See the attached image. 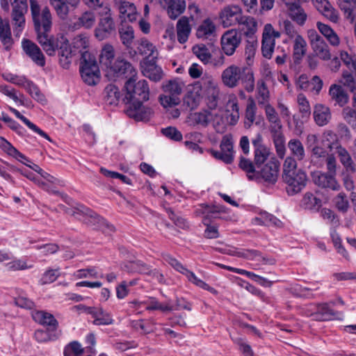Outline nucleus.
<instances>
[{
    "mask_svg": "<svg viewBox=\"0 0 356 356\" xmlns=\"http://www.w3.org/2000/svg\"><path fill=\"white\" fill-rule=\"evenodd\" d=\"M209 100V107L214 108L217 106V100L219 95V88L215 79L207 74L203 75L199 81Z\"/></svg>",
    "mask_w": 356,
    "mask_h": 356,
    "instance_id": "obj_10",
    "label": "nucleus"
},
{
    "mask_svg": "<svg viewBox=\"0 0 356 356\" xmlns=\"http://www.w3.org/2000/svg\"><path fill=\"white\" fill-rule=\"evenodd\" d=\"M104 99L107 104L111 105L118 104L120 97V92L116 86L108 85L104 89Z\"/></svg>",
    "mask_w": 356,
    "mask_h": 356,
    "instance_id": "obj_47",
    "label": "nucleus"
},
{
    "mask_svg": "<svg viewBox=\"0 0 356 356\" xmlns=\"http://www.w3.org/2000/svg\"><path fill=\"white\" fill-rule=\"evenodd\" d=\"M184 83L179 79L168 80L162 86L164 94L159 97V102L164 108H172L181 102L180 95L182 93Z\"/></svg>",
    "mask_w": 356,
    "mask_h": 356,
    "instance_id": "obj_3",
    "label": "nucleus"
},
{
    "mask_svg": "<svg viewBox=\"0 0 356 356\" xmlns=\"http://www.w3.org/2000/svg\"><path fill=\"white\" fill-rule=\"evenodd\" d=\"M238 24L242 26L244 34L249 38H251L257 31V21L250 16L242 15Z\"/></svg>",
    "mask_w": 356,
    "mask_h": 356,
    "instance_id": "obj_39",
    "label": "nucleus"
},
{
    "mask_svg": "<svg viewBox=\"0 0 356 356\" xmlns=\"http://www.w3.org/2000/svg\"><path fill=\"white\" fill-rule=\"evenodd\" d=\"M306 51L307 42L305 40L301 35L296 36L293 44V58L295 61L298 62L301 60L306 54Z\"/></svg>",
    "mask_w": 356,
    "mask_h": 356,
    "instance_id": "obj_44",
    "label": "nucleus"
},
{
    "mask_svg": "<svg viewBox=\"0 0 356 356\" xmlns=\"http://www.w3.org/2000/svg\"><path fill=\"white\" fill-rule=\"evenodd\" d=\"M114 56V49L113 46L108 44H105L99 55V61L108 68L113 63Z\"/></svg>",
    "mask_w": 356,
    "mask_h": 356,
    "instance_id": "obj_48",
    "label": "nucleus"
},
{
    "mask_svg": "<svg viewBox=\"0 0 356 356\" xmlns=\"http://www.w3.org/2000/svg\"><path fill=\"white\" fill-rule=\"evenodd\" d=\"M114 4L123 20L133 22L137 19L139 13L134 3L126 0H114Z\"/></svg>",
    "mask_w": 356,
    "mask_h": 356,
    "instance_id": "obj_18",
    "label": "nucleus"
},
{
    "mask_svg": "<svg viewBox=\"0 0 356 356\" xmlns=\"http://www.w3.org/2000/svg\"><path fill=\"white\" fill-rule=\"evenodd\" d=\"M243 15L242 8L234 4L224 6L219 13V19L224 28L236 26Z\"/></svg>",
    "mask_w": 356,
    "mask_h": 356,
    "instance_id": "obj_8",
    "label": "nucleus"
},
{
    "mask_svg": "<svg viewBox=\"0 0 356 356\" xmlns=\"http://www.w3.org/2000/svg\"><path fill=\"white\" fill-rule=\"evenodd\" d=\"M97 14L99 19L98 25L95 29V36L99 40H104L115 31V22L110 7L108 8L104 7L102 12H97Z\"/></svg>",
    "mask_w": 356,
    "mask_h": 356,
    "instance_id": "obj_6",
    "label": "nucleus"
},
{
    "mask_svg": "<svg viewBox=\"0 0 356 356\" xmlns=\"http://www.w3.org/2000/svg\"><path fill=\"white\" fill-rule=\"evenodd\" d=\"M328 94L331 99L340 106H344L349 102V96L341 85L332 84Z\"/></svg>",
    "mask_w": 356,
    "mask_h": 356,
    "instance_id": "obj_32",
    "label": "nucleus"
},
{
    "mask_svg": "<svg viewBox=\"0 0 356 356\" xmlns=\"http://www.w3.org/2000/svg\"><path fill=\"white\" fill-rule=\"evenodd\" d=\"M309 39L314 52L319 58L323 60H328L331 58L328 45L316 31L312 30L309 32Z\"/></svg>",
    "mask_w": 356,
    "mask_h": 356,
    "instance_id": "obj_12",
    "label": "nucleus"
},
{
    "mask_svg": "<svg viewBox=\"0 0 356 356\" xmlns=\"http://www.w3.org/2000/svg\"><path fill=\"white\" fill-rule=\"evenodd\" d=\"M108 68L117 76L124 75L128 79L136 76L137 74L131 64L123 59H117Z\"/></svg>",
    "mask_w": 356,
    "mask_h": 356,
    "instance_id": "obj_24",
    "label": "nucleus"
},
{
    "mask_svg": "<svg viewBox=\"0 0 356 356\" xmlns=\"http://www.w3.org/2000/svg\"><path fill=\"white\" fill-rule=\"evenodd\" d=\"M216 33V26L210 19H204L198 26L196 31V36L199 39L206 40L215 37Z\"/></svg>",
    "mask_w": 356,
    "mask_h": 356,
    "instance_id": "obj_31",
    "label": "nucleus"
},
{
    "mask_svg": "<svg viewBox=\"0 0 356 356\" xmlns=\"http://www.w3.org/2000/svg\"><path fill=\"white\" fill-rule=\"evenodd\" d=\"M83 353L81 344L77 341H72L64 350L65 356H80Z\"/></svg>",
    "mask_w": 356,
    "mask_h": 356,
    "instance_id": "obj_63",
    "label": "nucleus"
},
{
    "mask_svg": "<svg viewBox=\"0 0 356 356\" xmlns=\"http://www.w3.org/2000/svg\"><path fill=\"white\" fill-rule=\"evenodd\" d=\"M72 44L82 54L83 52L88 51L86 49L90 44L89 37L85 33L79 34L73 38Z\"/></svg>",
    "mask_w": 356,
    "mask_h": 356,
    "instance_id": "obj_52",
    "label": "nucleus"
},
{
    "mask_svg": "<svg viewBox=\"0 0 356 356\" xmlns=\"http://www.w3.org/2000/svg\"><path fill=\"white\" fill-rule=\"evenodd\" d=\"M238 255L248 259L255 260L257 261H262L264 264H275V260L273 259H268L262 257L261 254L257 250H247L243 252H239Z\"/></svg>",
    "mask_w": 356,
    "mask_h": 356,
    "instance_id": "obj_54",
    "label": "nucleus"
},
{
    "mask_svg": "<svg viewBox=\"0 0 356 356\" xmlns=\"http://www.w3.org/2000/svg\"><path fill=\"white\" fill-rule=\"evenodd\" d=\"M270 134L277 156L280 158L283 159L286 152L285 137L283 134V131L271 133Z\"/></svg>",
    "mask_w": 356,
    "mask_h": 356,
    "instance_id": "obj_43",
    "label": "nucleus"
},
{
    "mask_svg": "<svg viewBox=\"0 0 356 356\" xmlns=\"http://www.w3.org/2000/svg\"><path fill=\"white\" fill-rule=\"evenodd\" d=\"M192 51L204 64L206 65L210 62L211 54L206 45L196 44L193 47Z\"/></svg>",
    "mask_w": 356,
    "mask_h": 356,
    "instance_id": "obj_50",
    "label": "nucleus"
},
{
    "mask_svg": "<svg viewBox=\"0 0 356 356\" xmlns=\"http://www.w3.org/2000/svg\"><path fill=\"white\" fill-rule=\"evenodd\" d=\"M221 79L224 85L230 88L236 87L241 81L244 83L248 92H252L254 88L253 73L246 67L231 65L222 71Z\"/></svg>",
    "mask_w": 356,
    "mask_h": 356,
    "instance_id": "obj_2",
    "label": "nucleus"
},
{
    "mask_svg": "<svg viewBox=\"0 0 356 356\" xmlns=\"http://www.w3.org/2000/svg\"><path fill=\"white\" fill-rule=\"evenodd\" d=\"M288 148L291 156L296 158L298 161H302L305 157V149L302 142L297 138L291 139L288 143Z\"/></svg>",
    "mask_w": 356,
    "mask_h": 356,
    "instance_id": "obj_38",
    "label": "nucleus"
},
{
    "mask_svg": "<svg viewBox=\"0 0 356 356\" xmlns=\"http://www.w3.org/2000/svg\"><path fill=\"white\" fill-rule=\"evenodd\" d=\"M307 316L312 317L313 320L321 321L341 319L343 314L333 311L328 307L327 304L323 303L317 307L316 312L309 314H307Z\"/></svg>",
    "mask_w": 356,
    "mask_h": 356,
    "instance_id": "obj_21",
    "label": "nucleus"
},
{
    "mask_svg": "<svg viewBox=\"0 0 356 356\" xmlns=\"http://www.w3.org/2000/svg\"><path fill=\"white\" fill-rule=\"evenodd\" d=\"M38 41L43 50L49 56H54L58 51L59 63L62 67L67 69L72 63V54L68 39L63 35L55 38H49V33L52 26V15L47 7H44L41 14L33 18Z\"/></svg>",
    "mask_w": 356,
    "mask_h": 356,
    "instance_id": "obj_1",
    "label": "nucleus"
},
{
    "mask_svg": "<svg viewBox=\"0 0 356 356\" xmlns=\"http://www.w3.org/2000/svg\"><path fill=\"white\" fill-rule=\"evenodd\" d=\"M49 3L56 16L61 20H66L71 10L79 6L80 0H49Z\"/></svg>",
    "mask_w": 356,
    "mask_h": 356,
    "instance_id": "obj_14",
    "label": "nucleus"
},
{
    "mask_svg": "<svg viewBox=\"0 0 356 356\" xmlns=\"http://www.w3.org/2000/svg\"><path fill=\"white\" fill-rule=\"evenodd\" d=\"M114 320L111 314L102 307H99L96 316L93 321V324L96 325H112Z\"/></svg>",
    "mask_w": 356,
    "mask_h": 356,
    "instance_id": "obj_53",
    "label": "nucleus"
},
{
    "mask_svg": "<svg viewBox=\"0 0 356 356\" xmlns=\"http://www.w3.org/2000/svg\"><path fill=\"white\" fill-rule=\"evenodd\" d=\"M160 4L166 10L171 19H177L186 9L185 0H159Z\"/></svg>",
    "mask_w": 356,
    "mask_h": 356,
    "instance_id": "obj_23",
    "label": "nucleus"
},
{
    "mask_svg": "<svg viewBox=\"0 0 356 356\" xmlns=\"http://www.w3.org/2000/svg\"><path fill=\"white\" fill-rule=\"evenodd\" d=\"M266 120L269 123L270 133H275L283 131V126L275 108L270 104H265L263 107Z\"/></svg>",
    "mask_w": 356,
    "mask_h": 356,
    "instance_id": "obj_26",
    "label": "nucleus"
},
{
    "mask_svg": "<svg viewBox=\"0 0 356 356\" xmlns=\"http://www.w3.org/2000/svg\"><path fill=\"white\" fill-rule=\"evenodd\" d=\"M97 22L95 13L92 10H88L83 12L77 18L73 25L74 29L83 28L84 29H91L95 26Z\"/></svg>",
    "mask_w": 356,
    "mask_h": 356,
    "instance_id": "obj_29",
    "label": "nucleus"
},
{
    "mask_svg": "<svg viewBox=\"0 0 356 356\" xmlns=\"http://www.w3.org/2000/svg\"><path fill=\"white\" fill-rule=\"evenodd\" d=\"M280 36V32L275 31L271 24H266L264 26L262 33L261 51L265 58L269 59L272 57L275 46V40Z\"/></svg>",
    "mask_w": 356,
    "mask_h": 356,
    "instance_id": "obj_7",
    "label": "nucleus"
},
{
    "mask_svg": "<svg viewBox=\"0 0 356 356\" xmlns=\"http://www.w3.org/2000/svg\"><path fill=\"white\" fill-rule=\"evenodd\" d=\"M316 26L321 33L324 35L332 46L338 47L339 45V37L330 26L318 22L316 24Z\"/></svg>",
    "mask_w": 356,
    "mask_h": 356,
    "instance_id": "obj_36",
    "label": "nucleus"
},
{
    "mask_svg": "<svg viewBox=\"0 0 356 356\" xmlns=\"http://www.w3.org/2000/svg\"><path fill=\"white\" fill-rule=\"evenodd\" d=\"M239 166L247 172L249 179H257V170H255L256 165L251 161L242 157Z\"/></svg>",
    "mask_w": 356,
    "mask_h": 356,
    "instance_id": "obj_62",
    "label": "nucleus"
},
{
    "mask_svg": "<svg viewBox=\"0 0 356 356\" xmlns=\"http://www.w3.org/2000/svg\"><path fill=\"white\" fill-rule=\"evenodd\" d=\"M279 163L275 161H268L260 170L257 171V179L261 177L269 184H275L278 178Z\"/></svg>",
    "mask_w": 356,
    "mask_h": 356,
    "instance_id": "obj_20",
    "label": "nucleus"
},
{
    "mask_svg": "<svg viewBox=\"0 0 356 356\" xmlns=\"http://www.w3.org/2000/svg\"><path fill=\"white\" fill-rule=\"evenodd\" d=\"M282 178L288 186L287 192L291 195L300 192L307 182V176L305 172L301 169L293 173L282 175Z\"/></svg>",
    "mask_w": 356,
    "mask_h": 356,
    "instance_id": "obj_9",
    "label": "nucleus"
},
{
    "mask_svg": "<svg viewBox=\"0 0 356 356\" xmlns=\"http://www.w3.org/2000/svg\"><path fill=\"white\" fill-rule=\"evenodd\" d=\"M25 13L21 12H12L11 13L12 21L15 26L14 31L17 36H19L25 26Z\"/></svg>",
    "mask_w": 356,
    "mask_h": 356,
    "instance_id": "obj_57",
    "label": "nucleus"
},
{
    "mask_svg": "<svg viewBox=\"0 0 356 356\" xmlns=\"http://www.w3.org/2000/svg\"><path fill=\"white\" fill-rule=\"evenodd\" d=\"M313 118L318 127H324L329 124L332 119L330 108L323 104H316L314 106Z\"/></svg>",
    "mask_w": 356,
    "mask_h": 356,
    "instance_id": "obj_25",
    "label": "nucleus"
},
{
    "mask_svg": "<svg viewBox=\"0 0 356 356\" xmlns=\"http://www.w3.org/2000/svg\"><path fill=\"white\" fill-rule=\"evenodd\" d=\"M220 151L211 149V154L225 163H231L234 159L233 141L231 135H225L220 145Z\"/></svg>",
    "mask_w": 356,
    "mask_h": 356,
    "instance_id": "obj_11",
    "label": "nucleus"
},
{
    "mask_svg": "<svg viewBox=\"0 0 356 356\" xmlns=\"http://www.w3.org/2000/svg\"><path fill=\"white\" fill-rule=\"evenodd\" d=\"M80 73L83 81L89 86H95L100 80V71L95 57L88 51L82 53Z\"/></svg>",
    "mask_w": 356,
    "mask_h": 356,
    "instance_id": "obj_4",
    "label": "nucleus"
},
{
    "mask_svg": "<svg viewBox=\"0 0 356 356\" xmlns=\"http://www.w3.org/2000/svg\"><path fill=\"white\" fill-rule=\"evenodd\" d=\"M142 72L145 76L155 82L160 81L162 78L161 68L154 64L146 65Z\"/></svg>",
    "mask_w": 356,
    "mask_h": 356,
    "instance_id": "obj_46",
    "label": "nucleus"
},
{
    "mask_svg": "<svg viewBox=\"0 0 356 356\" xmlns=\"http://www.w3.org/2000/svg\"><path fill=\"white\" fill-rule=\"evenodd\" d=\"M241 41V36L236 29L228 30L221 37L222 49L226 55L232 56L234 54Z\"/></svg>",
    "mask_w": 356,
    "mask_h": 356,
    "instance_id": "obj_15",
    "label": "nucleus"
},
{
    "mask_svg": "<svg viewBox=\"0 0 356 356\" xmlns=\"http://www.w3.org/2000/svg\"><path fill=\"white\" fill-rule=\"evenodd\" d=\"M22 47L26 54L38 66L45 65V58L38 46L28 39H24Z\"/></svg>",
    "mask_w": 356,
    "mask_h": 356,
    "instance_id": "obj_19",
    "label": "nucleus"
},
{
    "mask_svg": "<svg viewBox=\"0 0 356 356\" xmlns=\"http://www.w3.org/2000/svg\"><path fill=\"white\" fill-rule=\"evenodd\" d=\"M299 112L302 118H309L311 115V106L309 102L304 94H299L297 97Z\"/></svg>",
    "mask_w": 356,
    "mask_h": 356,
    "instance_id": "obj_60",
    "label": "nucleus"
},
{
    "mask_svg": "<svg viewBox=\"0 0 356 356\" xmlns=\"http://www.w3.org/2000/svg\"><path fill=\"white\" fill-rule=\"evenodd\" d=\"M201 85L200 82H196L193 84L189 88L187 94L184 98V103L190 108L193 110L196 108L201 101Z\"/></svg>",
    "mask_w": 356,
    "mask_h": 356,
    "instance_id": "obj_30",
    "label": "nucleus"
},
{
    "mask_svg": "<svg viewBox=\"0 0 356 356\" xmlns=\"http://www.w3.org/2000/svg\"><path fill=\"white\" fill-rule=\"evenodd\" d=\"M263 138L260 134H257L252 140L254 151V165L259 168L268 159L270 149L262 143Z\"/></svg>",
    "mask_w": 356,
    "mask_h": 356,
    "instance_id": "obj_17",
    "label": "nucleus"
},
{
    "mask_svg": "<svg viewBox=\"0 0 356 356\" xmlns=\"http://www.w3.org/2000/svg\"><path fill=\"white\" fill-rule=\"evenodd\" d=\"M50 332L49 330H38L34 333V337L38 342L44 343L50 341H55L59 338L61 331H54Z\"/></svg>",
    "mask_w": 356,
    "mask_h": 356,
    "instance_id": "obj_45",
    "label": "nucleus"
},
{
    "mask_svg": "<svg viewBox=\"0 0 356 356\" xmlns=\"http://www.w3.org/2000/svg\"><path fill=\"white\" fill-rule=\"evenodd\" d=\"M0 40L6 50L10 49L13 45L11 31L8 20L3 19L0 17Z\"/></svg>",
    "mask_w": 356,
    "mask_h": 356,
    "instance_id": "obj_35",
    "label": "nucleus"
},
{
    "mask_svg": "<svg viewBox=\"0 0 356 356\" xmlns=\"http://www.w3.org/2000/svg\"><path fill=\"white\" fill-rule=\"evenodd\" d=\"M312 180L321 188H328L333 191H339L340 188L339 184L334 178V174L315 172L312 174Z\"/></svg>",
    "mask_w": 356,
    "mask_h": 356,
    "instance_id": "obj_22",
    "label": "nucleus"
},
{
    "mask_svg": "<svg viewBox=\"0 0 356 356\" xmlns=\"http://www.w3.org/2000/svg\"><path fill=\"white\" fill-rule=\"evenodd\" d=\"M302 202L305 208L310 210H318L321 206V200L311 193L305 194Z\"/></svg>",
    "mask_w": 356,
    "mask_h": 356,
    "instance_id": "obj_61",
    "label": "nucleus"
},
{
    "mask_svg": "<svg viewBox=\"0 0 356 356\" xmlns=\"http://www.w3.org/2000/svg\"><path fill=\"white\" fill-rule=\"evenodd\" d=\"M8 109L13 113L15 115L21 120L30 129H31L35 133H37L40 136L44 138L45 139L48 140L49 141H51L49 136L42 129H40L39 127H38L35 124H34L33 122H31L29 120H28L26 118H25L24 115H21V113L15 108L9 106Z\"/></svg>",
    "mask_w": 356,
    "mask_h": 356,
    "instance_id": "obj_41",
    "label": "nucleus"
},
{
    "mask_svg": "<svg viewBox=\"0 0 356 356\" xmlns=\"http://www.w3.org/2000/svg\"><path fill=\"white\" fill-rule=\"evenodd\" d=\"M176 31L178 42L181 44L185 43L191 32V26L188 17L183 16L177 21Z\"/></svg>",
    "mask_w": 356,
    "mask_h": 356,
    "instance_id": "obj_33",
    "label": "nucleus"
},
{
    "mask_svg": "<svg viewBox=\"0 0 356 356\" xmlns=\"http://www.w3.org/2000/svg\"><path fill=\"white\" fill-rule=\"evenodd\" d=\"M126 267L130 272L138 273L144 275H148L152 268L140 260L130 261Z\"/></svg>",
    "mask_w": 356,
    "mask_h": 356,
    "instance_id": "obj_58",
    "label": "nucleus"
},
{
    "mask_svg": "<svg viewBox=\"0 0 356 356\" xmlns=\"http://www.w3.org/2000/svg\"><path fill=\"white\" fill-rule=\"evenodd\" d=\"M188 279L189 282L196 285L197 286L203 289L204 290L209 291L213 294L217 293V291L204 282L203 280L199 279L193 272L186 269L184 274Z\"/></svg>",
    "mask_w": 356,
    "mask_h": 356,
    "instance_id": "obj_49",
    "label": "nucleus"
},
{
    "mask_svg": "<svg viewBox=\"0 0 356 356\" xmlns=\"http://www.w3.org/2000/svg\"><path fill=\"white\" fill-rule=\"evenodd\" d=\"M146 309L148 311L159 310L162 312H171L174 309L173 306L169 302H160L155 298H151L146 307Z\"/></svg>",
    "mask_w": 356,
    "mask_h": 356,
    "instance_id": "obj_51",
    "label": "nucleus"
},
{
    "mask_svg": "<svg viewBox=\"0 0 356 356\" xmlns=\"http://www.w3.org/2000/svg\"><path fill=\"white\" fill-rule=\"evenodd\" d=\"M257 110L254 101L250 99L245 111L244 127L245 129H250L254 123L257 125L260 124V118L256 115Z\"/></svg>",
    "mask_w": 356,
    "mask_h": 356,
    "instance_id": "obj_34",
    "label": "nucleus"
},
{
    "mask_svg": "<svg viewBox=\"0 0 356 356\" xmlns=\"http://www.w3.org/2000/svg\"><path fill=\"white\" fill-rule=\"evenodd\" d=\"M126 99L130 102L147 101L149 99V88L146 80L136 81L135 76L129 78L125 83Z\"/></svg>",
    "mask_w": 356,
    "mask_h": 356,
    "instance_id": "obj_5",
    "label": "nucleus"
},
{
    "mask_svg": "<svg viewBox=\"0 0 356 356\" xmlns=\"http://www.w3.org/2000/svg\"><path fill=\"white\" fill-rule=\"evenodd\" d=\"M188 122L193 126H207L209 122V116L207 112H196L191 113L188 116Z\"/></svg>",
    "mask_w": 356,
    "mask_h": 356,
    "instance_id": "obj_59",
    "label": "nucleus"
},
{
    "mask_svg": "<svg viewBox=\"0 0 356 356\" xmlns=\"http://www.w3.org/2000/svg\"><path fill=\"white\" fill-rule=\"evenodd\" d=\"M286 8L289 15L293 21L300 26L305 24L307 15L298 3V1H295L293 3H286Z\"/></svg>",
    "mask_w": 356,
    "mask_h": 356,
    "instance_id": "obj_28",
    "label": "nucleus"
},
{
    "mask_svg": "<svg viewBox=\"0 0 356 356\" xmlns=\"http://www.w3.org/2000/svg\"><path fill=\"white\" fill-rule=\"evenodd\" d=\"M137 49L140 54L151 58L152 60L156 59L158 56L156 47L147 39H141Z\"/></svg>",
    "mask_w": 356,
    "mask_h": 356,
    "instance_id": "obj_37",
    "label": "nucleus"
},
{
    "mask_svg": "<svg viewBox=\"0 0 356 356\" xmlns=\"http://www.w3.org/2000/svg\"><path fill=\"white\" fill-rule=\"evenodd\" d=\"M338 4L341 10L343 11L346 18L353 22L355 19V11L356 7L355 0H338Z\"/></svg>",
    "mask_w": 356,
    "mask_h": 356,
    "instance_id": "obj_40",
    "label": "nucleus"
},
{
    "mask_svg": "<svg viewBox=\"0 0 356 356\" xmlns=\"http://www.w3.org/2000/svg\"><path fill=\"white\" fill-rule=\"evenodd\" d=\"M327 148L330 151L335 150V153L338 155L340 162L347 172L353 173L356 171V165L350 153L339 143H331L328 145Z\"/></svg>",
    "mask_w": 356,
    "mask_h": 356,
    "instance_id": "obj_16",
    "label": "nucleus"
},
{
    "mask_svg": "<svg viewBox=\"0 0 356 356\" xmlns=\"http://www.w3.org/2000/svg\"><path fill=\"white\" fill-rule=\"evenodd\" d=\"M32 317L36 323L49 327L51 331H56L58 326V322L54 315L47 312L43 310L33 311Z\"/></svg>",
    "mask_w": 356,
    "mask_h": 356,
    "instance_id": "obj_27",
    "label": "nucleus"
},
{
    "mask_svg": "<svg viewBox=\"0 0 356 356\" xmlns=\"http://www.w3.org/2000/svg\"><path fill=\"white\" fill-rule=\"evenodd\" d=\"M8 109L13 113L15 115L21 120L30 129H31L35 133H37L40 136L44 138L45 139L48 140L49 141H51L49 136L42 129H40L39 127H38L35 124H34L33 122H31L29 120H28L26 118H25L24 115H21V113L15 108L9 106Z\"/></svg>",
    "mask_w": 356,
    "mask_h": 356,
    "instance_id": "obj_42",
    "label": "nucleus"
},
{
    "mask_svg": "<svg viewBox=\"0 0 356 356\" xmlns=\"http://www.w3.org/2000/svg\"><path fill=\"white\" fill-rule=\"evenodd\" d=\"M340 83L347 87L352 93L356 92V80L350 72H343L342 79L340 81Z\"/></svg>",
    "mask_w": 356,
    "mask_h": 356,
    "instance_id": "obj_64",
    "label": "nucleus"
},
{
    "mask_svg": "<svg viewBox=\"0 0 356 356\" xmlns=\"http://www.w3.org/2000/svg\"><path fill=\"white\" fill-rule=\"evenodd\" d=\"M143 101L130 102L126 108V114L136 121H148L152 114V110L143 105Z\"/></svg>",
    "mask_w": 356,
    "mask_h": 356,
    "instance_id": "obj_13",
    "label": "nucleus"
},
{
    "mask_svg": "<svg viewBox=\"0 0 356 356\" xmlns=\"http://www.w3.org/2000/svg\"><path fill=\"white\" fill-rule=\"evenodd\" d=\"M261 220V223L263 224V225L274 226L276 227L282 226V222L280 220L266 211L259 213V216L257 217V220Z\"/></svg>",
    "mask_w": 356,
    "mask_h": 356,
    "instance_id": "obj_56",
    "label": "nucleus"
},
{
    "mask_svg": "<svg viewBox=\"0 0 356 356\" xmlns=\"http://www.w3.org/2000/svg\"><path fill=\"white\" fill-rule=\"evenodd\" d=\"M120 40L127 48H130L134 39V31L131 26H123L119 31Z\"/></svg>",
    "mask_w": 356,
    "mask_h": 356,
    "instance_id": "obj_55",
    "label": "nucleus"
}]
</instances>
